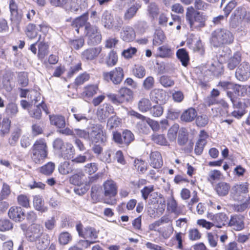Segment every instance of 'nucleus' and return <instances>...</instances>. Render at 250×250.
<instances>
[{
	"label": "nucleus",
	"instance_id": "obj_56",
	"mask_svg": "<svg viewBox=\"0 0 250 250\" xmlns=\"http://www.w3.org/2000/svg\"><path fill=\"white\" fill-rule=\"evenodd\" d=\"M71 234L66 231L61 233L59 237V243L63 245L67 244L71 241Z\"/></svg>",
	"mask_w": 250,
	"mask_h": 250
},
{
	"label": "nucleus",
	"instance_id": "obj_39",
	"mask_svg": "<svg viewBox=\"0 0 250 250\" xmlns=\"http://www.w3.org/2000/svg\"><path fill=\"white\" fill-rule=\"evenodd\" d=\"M19 112L17 104L13 102L8 104L6 106L5 113L9 118L15 117Z\"/></svg>",
	"mask_w": 250,
	"mask_h": 250
},
{
	"label": "nucleus",
	"instance_id": "obj_24",
	"mask_svg": "<svg viewBox=\"0 0 250 250\" xmlns=\"http://www.w3.org/2000/svg\"><path fill=\"white\" fill-rule=\"evenodd\" d=\"M49 120L51 125L56 126L61 129L65 126V118L63 116L59 115H49Z\"/></svg>",
	"mask_w": 250,
	"mask_h": 250
},
{
	"label": "nucleus",
	"instance_id": "obj_44",
	"mask_svg": "<svg viewBox=\"0 0 250 250\" xmlns=\"http://www.w3.org/2000/svg\"><path fill=\"white\" fill-rule=\"evenodd\" d=\"M38 32L39 28L37 25L30 23L26 27V35L29 39L35 38L38 35Z\"/></svg>",
	"mask_w": 250,
	"mask_h": 250
},
{
	"label": "nucleus",
	"instance_id": "obj_13",
	"mask_svg": "<svg viewBox=\"0 0 250 250\" xmlns=\"http://www.w3.org/2000/svg\"><path fill=\"white\" fill-rule=\"evenodd\" d=\"M43 234L42 227L39 224H33L29 228L26 237L29 241L33 242L37 241Z\"/></svg>",
	"mask_w": 250,
	"mask_h": 250
},
{
	"label": "nucleus",
	"instance_id": "obj_38",
	"mask_svg": "<svg viewBox=\"0 0 250 250\" xmlns=\"http://www.w3.org/2000/svg\"><path fill=\"white\" fill-rule=\"evenodd\" d=\"M36 242V247L39 250H44L49 245L50 240L47 235L43 234Z\"/></svg>",
	"mask_w": 250,
	"mask_h": 250
},
{
	"label": "nucleus",
	"instance_id": "obj_28",
	"mask_svg": "<svg viewBox=\"0 0 250 250\" xmlns=\"http://www.w3.org/2000/svg\"><path fill=\"white\" fill-rule=\"evenodd\" d=\"M53 147L56 150L60 151L62 157H63L64 158L71 159V155L70 154L68 156V152H65L64 149L65 147L62 139L60 138L55 139L53 142Z\"/></svg>",
	"mask_w": 250,
	"mask_h": 250
},
{
	"label": "nucleus",
	"instance_id": "obj_4",
	"mask_svg": "<svg viewBox=\"0 0 250 250\" xmlns=\"http://www.w3.org/2000/svg\"><path fill=\"white\" fill-rule=\"evenodd\" d=\"M103 192L104 197V203L113 205L116 200L114 198L117 194V187L116 183L112 180H107L103 185Z\"/></svg>",
	"mask_w": 250,
	"mask_h": 250
},
{
	"label": "nucleus",
	"instance_id": "obj_22",
	"mask_svg": "<svg viewBox=\"0 0 250 250\" xmlns=\"http://www.w3.org/2000/svg\"><path fill=\"white\" fill-rule=\"evenodd\" d=\"M247 190L248 188L245 185H236L233 186L232 188L231 195L234 200L241 201L242 200V197L240 194L242 193H246Z\"/></svg>",
	"mask_w": 250,
	"mask_h": 250
},
{
	"label": "nucleus",
	"instance_id": "obj_63",
	"mask_svg": "<svg viewBox=\"0 0 250 250\" xmlns=\"http://www.w3.org/2000/svg\"><path fill=\"white\" fill-rule=\"evenodd\" d=\"M13 228L12 224L7 219H0V231L9 230Z\"/></svg>",
	"mask_w": 250,
	"mask_h": 250
},
{
	"label": "nucleus",
	"instance_id": "obj_19",
	"mask_svg": "<svg viewBox=\"0 0 250 250\" xmlns=\"http://www.w3.org/2000/svg\"><path fill=\"white\" fill-rule=\"evenodd\" d=\"M135 32L132 27L127 25L123 27L121 38L123 41L126 42H131L135 39Z\"/></svg>",
	"mask_w": 250,
	"mask_h": 250
},
{
	"label": "nucleus",
	"instance_id": "obj_3",
	"mask_svg": "<svg viewBox=\"0 0 250 250\" xmlns=\"http://www.w3.org/2000/svg\"><path fill=\"white\" fill-rule=\"evenodd\" d=\"M31 158L36 164L42 163L48 155L47 147L44 140H37L32 148Z\"/></svg>",
	"mask_w": 250,
	"mask_h": 250
},
{
	"label": "nucleus",
	"instance_id": "obj_27",
	"mask_svg": "<svg viewBox=\"0 0 250 250\" xmlns=\"http://www.w3.org/2000/svg\"><path fill=\"white\" fill-rule=\"evenodd\" d=\"M141 7V5L140 3L136 2L127 8L124 14L125 20L129 21L132 19L136 15Z\"/></svg>",
	"mask_w": 250,
	"mask_h": 250
},
{
	"label": "nucleus",
	"instance_id": "obj_51",
	"mask_svg": "<svg viewBox=\"0 0 250 250\" xmlns=\"http://www.w3.org/2000/svg\"><path fill=\"white\" fill-rule=\"evenodd\" d=\"M147 118H148L146 117V119H142L136 124V127L140 133H147L148 130L147 122Z\"/></svg>",
	"mask_w": 250,
	"mask_h": 250
},
{
	"label": "nucleus",
	"instance_id": "obj_61",
	"mask_svg": "<svg viewBox=\"0 0 250 250\" xmlns=\"http://www.w3.org/2000/svg\"><path fill=\"white\" fill-rule=\"evenodd\" d=\"M18 204L25 208H28L30 206L29 197L24 194H21L17 197Z\"/></svg>",
	"mask_w": 250,
	"mask_h": 250
},
{
	"label": "nucleus",
	"instance_id": "obj_14",
	"mask_svg": "<svg viewBox=\"0 0 250 250\" xmlns=\"http://www.w3.org/2000/svg\"><path fill=\"white\" fill-rule=\"evenodd\" d=\"M76 230L78 231L80 236L84 238L96 239L97 238V233L96 229L91 227H86L83 228L81 223H79L76 225Z\"/></svg>",
	"mask_w": 250,
	"mask_h": 250
},
{
	"label": "nucleus",
	"instance_id": "obj_5",
	"mask_svg": "<svg viewBox=\"0 0 250 250\" xmlns=\"http://www.w3.org/2000/svg\"><path fill=\"white\" fill-rule=\"evenodd\" d=\"M85 36L87 38V43L89 45H97L102 40V35L98 27L90 23L85 25Z\"/></svg>",
	"mask_w": 250,
	"mask_h": 250
},
{
	"label": "nucleus",
	"instance_id": "obj_12",
	"mask_svg": "<svg viewBox=\"0 0 250 250\" xmlns=\"http://www.w3.org/2000/svg\"><path fill=\"white\" fill-rule=\"evenodd\" d=\"M208 218L212 221L213 226L217 228H222L228 223V217L225 213H208Z\"/></svg>",
	"mask_w": 250,
	"mask_h": 250
},
{
	"label": "nucleus",
	"instance_id": "obj_54",
	"mask_svg": "<svg viewBox=\"0 0 250 250\" xmlns=\"http://www.w3.org/2000/svg\"><path fill=\"white\" fill-rule=\"evenodd\" d=\"M84 175L82 172L75 174L70 177V183L74 185L80 186L83 183V177Z\"/></svg>",
	"mask_w": 250,
	"mask_h": 250
},
{
	"label": "nucleus",
	"instance_id": "obj_20",
	"mask_svg": "<svg viewBox=\"0 0 250 250\" xmlns=\"http://www.w3.org/2000/svg\"><path fill=\"white\" fill-rule=\"evenodd\" d=\"M150 165L154 168H159L163 165L161 154L158 151L152 152L150 154Z\"/></svg>",
	"mask_w": 250,
	"mask_h": 250
},
{
	"label": "nucleus",
	"instance_id": "obj_31",
	"mask_svg": "<svg viewBox=\"0 0 250 250\" xmlns=\"http://www.w3.org/2000/svg\"><path fill=\"white\" fill-rule=\"evenodd\" d=\"M33 206L34 208L41 213L47 211V208L44 206L43 200L39 195H36L33 198Z\"/></svg>",
	"mask_w": 250,
	"mask_h": 250
},
{
	"label": "nucleus",
	"instance_id": "obj_49",
	"mask_svg": "<svg viewBox=\"0 0 250 250\" xmlns=\"http://www.w3.org/2000/svg\"><path fill=\"white\" fill-rule=\"evenodd\" d=\"M152 139L154 142L161 146H167L168 145L165 136L163 134L154 133L152 136Z\"/></svg>",
	"mask_w": 250,
	"mask_h": 250
},
{
	"label": "nucleus",
	"instance_id": "obj_10",
	"mask_svg": "<svg viewBox=\"0 0 250 250\" xmlns=\"http://www.w3.org/2000/svg\"><path fill=\"white\" fill-rule=\"evenodd\" d=\"M230 52L231 50L229 47H225L223 48L222 51L219 52V54L217 55V58L220 64L218 65L215 70H212L214 76H219L223 73V68L221 64L225 62L227 60H228Z\"/></svg>",
	"mask_w": 250,
	"mask_h": 250
},
{
	"label": "nucleus",
	"instance_id": "obj_1",
	"mask_svg": "<svg viewBox=\"0 0 250 250\" xmlns=\"http://www.w3.org/2000/svg\"><path fill=\"white\" fill-rule=\"evenodd\" d=\"M234 37L232 33L226 28H218L211 33L210 42L216 47L233 43Z\"/></svg>",
	"mask_w": 250,
	"mask_h": 250
},
{
	"label": "nucleus",
	"instance_id": "obj_64",
	"mask_svg": "<svg viewBox=\"0 0 250 250\" xmlns=\"http://www.w3.org/2000/svg\"><path fill=\"white\" fill-rule=\"evenodd\" d=\"M120 122L117 117L114 116L109 118L107 121V126L109 129L111 130L114 127L118 126Z\"/></svg>",
	"mask_w": 250,
	"mask_h": 250
},
{
	"label": "nucleus",
	"instance_id": "obj_62",
	"mask_svg": "<svg viewBox=\"0 0 250 250\" xmlns=\"http://www.w3.org/2000/svg\"><path fill=\"white\" fill-rule=\"evenodd\" d=\"M147 10L149 16L153 19L157 17L159 13V9L155 3H150L148 6Z\"/></svg>",
	"mask_w": 250,
	"mask_h": 250
},
{
	"label": "nucleus",
	"instance_id": "obj_6",
	"mask_svg": "<svg viewBox=\"0 0 250 250\" xmlns=\"http://www.w3.org/2000/svg\"><path fill=\"white\" fill-rule=\"evenodd\" d=\"M89 134L88 141L101 144H104L106 141L105 133L104 132L103 127L101 124L92 125Z\"/></svg>",
	"mask_w": 250,
	"mask_h": 250
},
{
	"label": "nucleus",
	"instance_id": "obj_26",
	"mask_svg": "<svg viewBox=\"0 0 250 250\" xmlns=\"http://www.w3.org/2000/svg\"><path fill=\"white\" fill-rule=\"evenodd\" d=\"M241 54L236 52L230 58L228 59L227 67L230 70H234L241 62Z\"/></svg>",
	"mask_w": 250,
	"mask_h": 250
},
{
	"label": "nucleus",
	"instance_id": "obj_47",
	"mask_svg": "<svg viewBox=\"0 0 250 250\" xmlns=\"http://www.w3.org/2000/svg\"><path fill=\"white\" fill-rule=\"evenodd\" d=\"M154 190V187L153 185L145 186L140 190L142 198L145 201L147 200L150 195L153 193Z\"/></svg>",
	"mask_w": 250,
	"mask_h": 250
},
{
	"label": "nucleus",
	"instance_id": "obj_40",
	"mask_svg": "<svg viewBox=\"0 0 250 250\" xmlns=\"http://www.w3.org/2000/svg\"><path fill=\"white\" fill-rule=\"evenodd\" d=\"M38 57L39 59H43L48 52L49 45L47 43L43 42H39L38 44Z\"/></svg>",
	"mask_w": 250,
	"mask_h": 250
},
{
	"label": "nucleus",
	"instance_id": "obj_23",
	"mask_svg": "<svg viewBox=\"0 0 250 250\" xmlns=\"http://www.w3.org/2000/svg\"><path fill=\"white\" fill-rule=\"evenodd\" d=\"M230 188L229 183L225 182H220L214 187V190L219 196H225L228 193Z\"/></svg>",
	"mask_w": 250,
	"mask_h": 250
},
{
	"label": "nucleus",
	"instance_id": "obj_30",
	"mask_svg": "<svg viewBox=\"0 0 250 250\" xmlns=\"http://www.w3.org/2000/svg\"><path fill=\"white\" fill-rule=\"evenodd\" d=\"M150 97L152 101L157 103L163 102L166 97V93L162 89H154L151 91Z\"/></svg>",
	"mask_w": 250,
	"mask_h": 250
},
{
	"label": "nucleus",
	"instance_id": "obj_7",
	"mask_svg": "<svg viewBox=\"0 0 250 250\" xmlns=\"http://www.w3.org/2000/svg\"><path fill=\"white\" fill-rule=\"evenodd\" d=\"M88 7V0H70L64 8L68 13L78 14L87 11Z\"/></svg>",
	"mask_w": 250,
	"mask_h": 250
},
{
	"label": "nucleus",
	"instance_id": "obj_45",
	"mask_svg": "<svg viewBox=\"0 0 250 250\" xmlns=\"http://www.w3.org/2000/svg\"><path fill=\"white\" fill-rule=\"evenodd\" d=\"M151 106V102L146 98H142L138 103V108L142 112H146L149 110Z\"/></svg>",
	"mask_w": 250,
	"mask_h": 250
},
{
	"label": "nucleus",
	"instance_id": "obj_32",
	"mask_svg": "<svg viewBox=\"0 0 250 250\" xmlns=\"http://www.w3.org/2000/svg\"><path fill=\"white\" fill-rule=\"evenodd\" d=\"M148 203L150 205L156 204H161L162 206H165V200L163 198L162 195L157 192H153L149 198Z\"/></svg>",
	"mask_w": 250,
	"mask_h": 250
},
{
	"label": "nucleus",
	"instance_id": "obj_36",
	"mask_svg": "<svg viewBox=\"0 0 250 250\" xmlns=\"http://www.w3.org/2000/svg\"><path fill=\"white\" fill-rule=\"evenodd\" d=\"M176 56L184 66H187L189 61L188 52L185 48L179 49L176 52Z\"/></svg>",
	"mask_w": 250,
	"mask_h": 250
},
{
	"label": "nucleus",
	"instance_id": "obj_60",
	"mask_svg": "<svg viewBox=\"0 0 250 250\" xmlns=\"http://www.w3.org/2000/svg\"><path fill=\"white\" fill-rule=\"evenodd\" d=\"M150 114L154 117H160L163 113V108L160 104H157L151 106L150 109Z\"/></svg>",
	"mask_w": 250,
	"mask_h": 250
},
{
	"label": "nucleus",
	"instance_id": "obj_53",
	"mask_svg": "<svg viewBox=\"0 0 250 250\" xmlns=\"http://www.w3.org/2000/svg\"><path fill=\"white\" fill-rule=\"evenodd\" d=\"M112 22L111 29L115 31H119L124 24V21L120 16H116L115 19L113 18Z\"/></svg>",
	"mask_w": 250,
	"mask_h": 250
},
{
	"label": "nucleus",
	"instance_id": "obj_46",
	"mask_svg": "<svg viewBox=\"0 0 250 250\" xmlns=\"http://www.w3.org/2000/svg\"><path fill=\"white\" fill-rule=\"evenodd\" d=\"M11 126V121L8 118H4L2 121L1 128L0 130V137H4L8 134Z\"/></svg>",
	"mask_w": 250,
	"mask_h": 250
},
{
	"label": "nucleus",
	"instance_id": "obj_8",
	"mask_svg": "<svg viewBox=\"0 0 250 250\" xmlns=\"http://www.w3.org/2000/svg\"><path fill=\"white\" fill-rule=\"evenodd\" d=\"M218 86L221 87L224 90L227 91V95L230 101H234L240 95L241 86L239 84H234L231 82L223 81L220 82Z\"/></svg>",
	"mask_w": 250,
	"mask_h": 250
},
{
	"label": "nucleus",
	"instance_id": "obj_2",
	"mask_svg": "<svg viewBox=\"0 0 250 250\" xmlns=\"http://www.w3.org/2000/svg\"><path fill=\"white\" fill-rule=\"evenodd\" d=\"M186 19L191 30H198L206 26L207 16L204 13L195 10L191 7L190 9H187Z\"/></svg>",
	"mask_w": 250,
	"mask_h": 250
},
{
	"label": "nucleus",
	"instance_id": "obj_15",
	"mask_svg": "<svg viewBox=\"0 0 250 250\" xmlns=\"http://www.w3.org/2000/svg\"><path fill=\"white\" fill-rule=\"evenodd\" d=\"M227 224L228 226L232 229L236 231H240L245 227L244 217L241 215H232Z\"/></svg>",
	"mask_w": 250,
	"mask_h": 250
},
{
	"label": "nucleus",
	"instance_id": "obj_50",
	"mask_svg": "<svg viewBox=\"0 0 250 250\" xmlns=\"http://www.w3.org/2000/svg\"><path fill=\"white\" fill-rule=\"evenodd\" d=\"M134 140V134L129 130H125L123 132V145L128 146Z\"/></svg>",
	"mask_w": 250,
	"mask_h": 250
},
{
	"label": "nucleus",
	"instance_id": "obj_43",
	"mask_svg": "<svg viewBox=\"0 0 250 250\" xmlns=\"http://www.w3.org/2000/svg\"><path fill=\"white\" fill-rule=\"evenodd\" d=\"M234 101H230L232 104L233 107L237 110L245 111V109L250 105V99H248L247 102H242L239 100L238 97L234 99Z\"/></svg>",
	"mask_w": 250,
	"mask_h": 250
},
{
	"label": "nucleus",
	"instance_id": "obj_59",
	"mask_svg": "<svg viewBox=\"0 0 250 250\" xmlns=\"http://www.w3.org/2000/svg\"><path fill=\"white\" fill-rule=\"evenodd\" d=\"M160 83L165 87H168L174 84V81L170 77L162 76L160 78Z\"/></svg>",
	"mask_w": 250,
	"mask_h": 250
},
{
	"label": "nucleus",
	"instance_id": "obj_48",
	"mask_svg": "<svg viewBox=\"0 0 250 250\" xmlns=\"http://www.w3.org/2000/svg\"><path fill=\"white\" fill-rule=\"evenodd\" d=\"M89 131L85 129H81L80 128H75L73 137L76 138H82L85 141L88 140L89 137Z\"/></svg>",
	"mask_w": 250,
	"mask_h": 250
},
{
	"label": "nucleus",
	"instance_id": "obj_35",
	"mask_svg": "<svg viewBox=\"0 0 250 250\" xmlns=\"http://www.w3.org/2000/svg\"><path fill=\"white\" fill-rule=\"evenodd\" d=\"M173 54L171 48L167 45L160 46L157 49V56L161 58H170Z\"/></svg>",
	"mask_w": 250,
	"mask_h": 250
},
{
	"label": "nucleus",
	"instance_id": "obj_58",
	"mask_svg": "<svg viewBox=\"0 0 250 250\" xmlns=\"http://www.w3.org/2000/svg\"><path fill=\"white\" fill-rule=\"evenodd\" d=\"M188 141V133L185 129L180 131L179 133L177 142L180 146H184Z\"/></svg>",
	"mask_w": 250,
	"mask_h": 250
},
{
	"label": "nucleus",
	"instance_id": "obj_11",
	"mask_svg": "<svg viewBox=\"0 0 250 250\" xmlns=\"http://www.w3.org/2000/svg\"><path fill=\"white\" fill-rule=\"evenodd\" d=\"M235 77L241 82L248 80L250 77V64L245 62L241 63L236 70Z\"/></svg>",
	"mask_w": 250,
	"mask_h": 250
},
{
	"label": "nucleus",
	"instance_id": "obj_41",
	"mask_svg": "<svg viewBox=\"0 0 250 250\" xmlns=\"http://www.w3.org/2000/svg\"><path fill=\"white\" fill-rule=\"evenodd\" d=\"M55 168V164L53 162H49L40 167L39 171L43 175L49 176L52 174Z\"/></svg>",
	"mask_w": 250,
	"mask_h": 250
},
{
	"label": "nucleus",
	"instance_id": "obj_57",
	"mask_svg": "<svg viewBox=\"0 0 250 250\" xmlns=\"http://www.w3.org/2000/svg\"><path fill=\"white\" fill-rule=\"evenodd\" d=\"M133 74L138 78H142L146 75V69L142 65H135L133 69Z\"/></svg>",
	"mask_w": 250,
	"mask_h": 250
},
{
	"label": "nucleus",
	"instance_id": "obj_52",
	"mask_svg": "<svg viewBox=\"0 0 250 250\" xmlns=\"http://www.w3.org/2000/svg\"><path fill=\"white\" fill-rule=\"evenodd\" d=\"M98 87L96 85H90L84 87L83 95L87 97H92L97 93Z\"/></svg>",
	"mask_w": 250,
	"mask_h": 250
},
{
	"label": "nucleus",
	"instance_id": "obj_25",
	"mask_svg": "<svg viewBox=\"0 0 250 250\" xmlns=\"http://www.w3.org/2000/svg\"><path fill=\"white\" fill-rule=\"evenodd\" d=\"M197 116L196 110L192 107L186 110L181 115V120L182 121L189 123L193 121Z\"/></svg>",
	"mask_w": 250,
	"mask_h": 250
},
{
	"label": "nucleus",
	"instance_id": "obj_42",
	"mask_svg": "<svg viewBox=\"0 0 250 250\" xmlns=\"http://www.w3.org/2000/svg\"><path fill=\"white\" fill-rule=\"evenodd\" d=\"M118 61V56L115 51L111 50L105 59V63L109 67L116 65Z\"/></svg>",
	"mask_w": 250,
	"mask_h": 250
},
{
	"label": "nucleus",
	"instance_id": "obj_9",
	"mask_svg": "<svg viewBox=\"0 0 250 250\" xmlns=\"http://www.w3.org/2000/svg\"><path fill=\"white\" fill-rule=\"evenodd\" d=\"M103 76L104 79L106 82L111 81L114 84H119L123 80L124 73L122 67H118L109 72H104Z\"/></svg>",
	"mask_w": 250,
	"mask_h": 250
},
{
	"label": "nucleus",
	"instance_id": "obj_37",
	"mask_svg": "<svg viewBox=\"0 0 250 250\" xmlns=\"http://www.w3.org/2000/svg\"><path fill=\"white\" fill-rule=\"evenodd\" d=\"M113 17L109 11L106 10L102 14L101 22L103 25L106 29H110L112 28L111 23Z\"/></svg>",
	"mask_w": 250,
	"mask_h": 250
},
{
	"label": "nucleus",
	"instance_id": "obj_17",
	"mask_svg": "<svg viewBox=\"0 0 250 250\" xmlns=\"http://www.w3.org/2000/svg\"><path fill=\"white\" fill-rule=\"evenodd\" d=\"M8 216L14 221L21 222L25 218V214L21 207H12L9 210Z\"/></svg>",
	"mask_w": 250,
	"mask_h": 250
},
{
	"label": "nucleus",
	"instance_id": "obj_33",
	"mask_svg": "<svg viewBox=\"0 0 250 250\" xmlns=\"http://www.w3.org/2000/svg\"><path fill=\"white\" fill-rule=\"evenodd\" d=\"M74 169L73 165L67 161L61 163L58 167L59 172L63 175H66L72 173Z\"/></svg>",
	"mask_w": 250,
	"mask_h": 250
},
{
	"label": "nucleus",
	"instance_id": "obj_29",
	"mask_svg": "<svg viewBox=\"0 0 250 250\" xmlns=\"http://www.w3.org/2000/svg\"><path fill=\"white\" fill-rule=\"evenodd\" d=\"M118 95L123 103L130 101L133 98L132 91L125 87H122L119 89Z\"/></svg>",
	"mask_w": 250,
	"mask_h": 250
},
{
	"label": "nucleus",
	"instance_id": "obj_18",
	"mask_svg": "<svg viewBox=\"0 0 250 250\" xmlns=\"http://www.w3.org/2000/svg\"><path fill=\"white\" fill-rule=\"evenodd\" d=\"M114 113V108L108 104H104L98 109L97 115L99 120L102 122L104 121L111 114Z\"/></svg>",
	"mask_w": 250,
	"mask_h": 250
},
{
	"label": "nucleus",
	"instance_id": "obj_16",
	"mask_svg": "<svg viewBox=\"0 0 250 250\" xmlns=\"http://www.w3.org/2000/svg\"><path fill=\"white\" fill-rule=\"evenodd\" d=\"M102 49L101 46L87 48L82 53L81 58L84 61H92L98 56Z\"/></svg>",
	"mask_w": 250,
	"mask_h": 250
},
{
	"label": "nucleus",
	"instance_id": "obj_55",
	"mask_svg": "<svg viewBox=\"0 0 250 250\" xmlns=\"http://www.w3.org/2000/svg\"><path fill=\"white\" fill-rule=\"evenodd\" d=\"M30 116L37 120H40L42 117V110L40 106L37 104L33 108L29 110Z\"/></svg>",
	"mask_w": 250,
	"mask_h": 250
},
{
	"label": "nucleus",
	"instance_id": "obj_21",
	"mask_svg": "<svg viewBox=\"0 0 250 250\" xmlns=\"http://www.w3.org/2000/svg\"><path fill=\"white\" fill-rule=\"evenodd\" d=\"M88 18V12H85L82 15L76 18L72 22V26L76 28L75 30L78 33L79 28L86 25Z\"/></svg>",
	"mask_w": 250,
	"mask_h": 250
},
{
	"label": "nucleus",
	"instance_id": "obj_34",
	"mask_svg": "<svg viewBox=\"0 0 250 250\" xmlns=\"http://www.w3.org/2000/svg\"><path fill=\"white\" fill-rule=\"evenodd\" d=\"M166 39L164 31L160 28L155 30L153 38V44L158 46L163 43Z\"/></svg>",
	"mask_w": 250,
	"mask_h": 250
}]
</instances>
